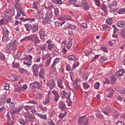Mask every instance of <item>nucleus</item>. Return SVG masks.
Instances as JSON below:
<instances>
[{"label":"nucleus","instance_id":"0e129e2a","mask_svg":"<svg viewBox=\"0 0 125 125\" xmlns=\"http://www.w3.org/2000/svg\"><path fill=\"white\" fill-rule=\"evenodd\" d=\"M40 49H41V50H44L45 51V50H46V44L42 46Z\"/></svg>","mask_w":125,"mask_h":125},{"label":"nucleus","instance_id":"a19ab883","mask_svg":"<svg viewBox=\"0 0 125 125\" xmlns=\"http://www.w3.org/2000/svg\"><path fill=\"white\" fill-rule=\"evenodd\" d=\"M14 90L15 91L19 92V93H21V87H19L18 86H16L15 87Z\"/></svg>","mask_w":125,"mask_h":125},{"label":"nucleus","instance_id":"4d7b16f0","mask_svg":"<svg viewBox=\"0 0 125 125\" xmlns=\"http://www.w3.org/2000/svg\"><path fill=\"white\" fill-rule=\"evenodd\" d=\"M8 124H9L10 125H13V124H14V120H13V119H9L8 120Z\"/></svg>","mask_w":125,"mask_h":125},{"label":"nucleus","instance_id":"5fc2aeb1","mask_svg":"<svg viewBox=\"0 0 125 125\" xmlns=\"http://www.w3.org/2000/svg\"><path fill=\"white\" fill-rule=\"evenodd\" d=\"M66 115H67V113H61L59 114V118H60V119H63L64 118V117H65L66 116Z\"/></svg>","mask_w":125,"mask_h":125},{"label":"nucleus","instance_id":"774afa93","mask_svg":"<svg viewBox=\"0 0 125 125\" xmlns=\"http://www.w3.org/2000/svg\"><path fill=\"white\" fill-rule=\"evenodd\" d=\"M116 125H125V123L123 122H118Z\"/></svg>","mask_w":125,"mask_h":125},{"label":"nucleus","instance_id":"8fccbe9b","mask_svg":"<svg viewBox=\"0 0 125 125\" xmlns=\"http://www.w3.org/2000/svg\"><path fill=\"white\" fill-rule=\"evenodd\" d=\"M100 85V83L98 82H97L94 85V88L95 89H98L99 88V86Z\"/></svg>","mask_w":125,"mask_h":125},{"label":"nucleus","instance_id":"4468645a","mask_svg":"<svg viewBox=\"0 0 125 125\" xmlns=\"http://www.w3.org/2000/svg\"><path fill=\"white\" fill-rule=\"evenodd\" d=\"M116 25L119 28H124L125 26V21H119L117 22Z\"/></svg>","mask_w":125,"mask_h":125},{"label":"nucleus","instance_id":"f3484780","mask_svg":"<svg viewBox=\"0 0 125 125\" xmlns=\"http://www.w3.org/2000/svg\"><path fill=\"white\" fill-rule=\"evenodd\" d=\"M125 71L124 69L119 70L117 72H116V76L117 77H122L125 74Z\"/></svg>","mask_w":125,"mask_h":125},{"label":"nucleus","instance_id":"2eb2a0df","mask_svg":"<svg viewBox=\"0 0 125 125\" xmlns=\"http://www.w3.org/2000/svg\"><path fill=\"white\" fill-rule=\"evenodd\" d=\"M39 31V25L37 24L33 25L31 28V32L32 33H37Z\"/></svg>","mask_w":125,"mask_h":125},{"label":"nucleus","instance_id":"864d4df0","mask_svg":"<svg viewBox=\"0 0 125 125\" xmlns=\"http://www.w3.org/2000/svg\"><path fill=\"white\" fill-rule=\"evenodd\" d=\"M84 53L86 56H87V55H89V54L91 53V51L90 50H86L84 51Z\"/></svg>","mask_w":125,"mask_h":125},{"label":"nucleus","instance_id":"338daca9","mask_svg":"<svg viewBox=\"0 0 125 125\" xmlns=\"http://www.w3.org/2000/svg\"><path fill=\"white\" fill-rule=\"evenodd\" d=\"M48 124L50 125H55V124H54V122H53L52 120H49L48 121Z\"/></svg>","mask_w":125,"mask_h":125},{"label":"nucleus","instance_id":"a211bd4d","mask_svg":"<svg viewBox=\"0 0 125 125\" xmlns=\"http://www.w3.org/2000/svg\"><path fill=\"white\" fill-rule=\"evenodd\" d=\"M59 108H60L62 110H63L65 108H66V104H65L63 102H60L59 105Z\"/></svg>","mask_w":125,"mask_h":125},{"label":"nucleus","instance_id":"bb28decb","mask_svg":"<svg viewBox=\"0 0 125 125\" xmlns=\"http://www.w3.org/2000/svg\"><path fill=\"white\" fill-rule=\"evenodd\" d=\"M73 86L75 89H77V90L79 89V88H80V85H79L78 82H77L76 80L73 83Z\"/></svg>","mask_w":125,"mask_h":125},{"label":"nucleus","instance_id":"603ef678","mask_svg":"<svg viewBox=\"0 0 125 125\" xmlns=\"http://www.w3.org/2000/svg\"><path fill=\"white\" fill-rule=\"evenodd\" d=\"M55 27H61L62 26V24H61V23L59 22V21H56L55 23Z\"/></svg>","mask_w":125,"mask_h":125},{"label":"nucleus","instance_id":"412c9836","mask_svg":"<svg viewBox=\"0 0 125 125\" xmlns=\"http://www.w3.org/2000/svg\"><path fill=\"white\" fill-rule=\"evenodd\" d=\"M10 79L11 81H20V78L17 76H15V75H12L10 77Z\"/></svg>","mask_w":125,"mask_h":125},{"label":"nucleus","instance_id":"72a5a7b5","mask_svg":"<svg viewBox=\"0 0 125 125\" xmlns=\"http://www.w3.org/2000/svg\"><path fill=\"white\" fill-rule=\"evenodd\" d=\"M106 60L107 59L106 58V57L102 56L101 58H100L99 61L100 63H101V64H102V63L106 61Z\"/></svg>","mask_w":125,"mask_h":125},{"label":"nucleus","instance_id":"5701e85b","mask_svg":"<svg viewBox=\"0 0 125 125\" xmlns=\"http://www.w3.org/2000/svg\"><path fill=\"white\" fill-rule=\"evenodd\" d=\"M39 108L40 110L43 111V112H46V111L47 110V107H46V106H45V105L43 104L40 105Z\"/></svg>","mask_w":125,"mask_h":125},{"label":"nucleus","instance_id":"2f4dec72","mask_svg":"<svg viewBox=\"0 0 125 125\" xmlns=\"http://www.w3.org/2000/svg\"><path fill=\"white\" fill-rule=\"evenodd\" d=\"M83 7L85 9V10H87L88 8H89V6H88V4H87L86 2H83Z\"/></svg>","mask_w":125,"mask_h":125},{"label":"nucleus","instance_id":"cd10ccee","mask_svg":"<svg viewBox=\"0 0 125 125\" xmlns=\"http://www.w3.org/2000/svg\"><path fill=\"white\" fill-rule=\"evenodd\" d=\"M109 7H110V12H117L118 11V9L112 7V4H110Z\"/></svg>","mask_w":125,"mask_h":125},{"label":"nucleus","instance_id":"de8ad7c7","mask_svg":"<svg viewBox=\"0 0 125 125\" xmlns=\"http://www.w3.org/2000/svg\"><path fill=\"white\" fill-rule=\"evenodd\" d=\"M30 40H31V35L24 37L23 39L21 40V41H30Z\"/></svg>","mask_w":125,"mask_h":125},{"label":"nucleus","instance_id":"3c124183","mask_svg":"<svg viewBox=\"0 0 125 125\" xmlns=\"http://www.w3.org/2000/svg\"><path fill=\"white\" fill-rule=\"evenodd\" d=\"M23 64L27 66H31V65H32V62H27V61H25V62H23Z\"/></svg>","mask_w":125,"mask_h":125},{"label":"nucleus","instance_id":"f257e3e1","mask_svg":"<svg viewBox=\"0 0 125 125\" xmlns=\"http://www.w3.org/2000/svg\"><path fill=\"white\" fill-rule=\"evenodd\" d=\"M17 41L15 40L12 42H11L6 45V51L7 53L10 54L11 53V51H15L16 48H17Z\"/></svg>","mask_w":125,"mask_h":125},{"label":"nucleus","instance_id":"ddd939ff","mask_svg":"<svg viewBox=\"0 0 125 125\" xmlns=\"http://www.w3.org/2000/svg\"><path fill=\"white\" fill-rule=\"evenodd\" d=\"M60 62V58H56L53 62V63L51 65V69L54 68L55 66H56V64H58V62Z\"/></svg>","mask_w":125,"mask_h":125},{"label":"nucleus","instance_id":"e2e57ef3","mask_svg":"<svg viewBox=\"0 0 125 125\" xmlns=\"http://www.w3.org/2000/svg\"><path fill=\"white\" fill-rule=\"evenodd\" d=\"M21 56V53H18L15 56V59H19Z\"/></svg>","mask_w":125,"mask_h":125},{"label":"nucleus","instance_id":"7ed1b4c3","mask_svg":"<svg viewBox=\"0 0 125 125\" xmlns=\"http://www.w3.org/2000/svg\"><path fill=\"white\" fill-rule=\"evenodd\" d=\"M78 124L81 125H88V118H85V115L81 116L78 120Z\"/></svg>","mask_w":125,"mask_h":125},{"label":"nucleus","instance_id":"20e7f679","mask_svg":"<svg viewBox=\"0 0 125 125\" xmlns=\"http://www.w3.org/2000/svg\"><path fill=\"white\" fill-rule=\"evenodd\" d=\"M30 39H31V40H32V41L33 42L35 45H40V42H41V41H40V40H39V37H38V36H37V35L36 34L31 35Z\"/></svg>","mask_w":125,"mask_h":125},{"label":"nucleus","instance_id":"6e6d98bb","mask_svg":"<svg viewBox=\"0 0 125 125\" xmlns=\"http://www.w3.org/2000/svg\"><path fill=\"white\" fill-rule=\"evenodd\" d=\"M9 104L11 109H13V108H14V106H15V105L14 104V103L13 102H10Z\"/></svg>","mask_w":125,"mask_h":125},{"label":"nucleus","instance_id":"6ab92c4d","mask_svg":"<svg viewBox=\"0 0 125 125\" xmlns=\"http://www.w3.org/2000/svg\"><path fill=\"white\" fill-rule=\"evenodd\" d=\"M15 7L17 12H22V7L20 5V4H16Z\"/></svg>","mask_w":125,"mask_h":125},{"label":"nucleus","instance_id":"6e6552de","mask_svg":"<svg viewBox=\"0 0 125 125\" xmlns=\"http://www.w3.org/2000/svg\"><path fill=\"white\" fill-rule=\"evenodd\" d=\"M24 119L26 120L27 122H29L32 120L33 119V116H32V114L29 112L24 113L23 114Z\"/></svg>","mask_w":125,"mask_h":125},{"label":"nucleus","instance_id":"1a4fd4ad","mask_svg":"<svg viewBox=\"0 0 125 125\" xmlns=\"http://www.w3.org/2000/svg\"><path fill=\"white\" fill-rule=\"evenodd\" d=\"M47 85L49 87L50 89H52V88H54V87H55V82H54L53 80H49L47 82Z\"/></svg>","mask_w":125,"mask_h":125},{"label":"nucleus","instance_id":"c9c22d12","mask_svg":"<svg viewBox=\"0 0 125 125\" xmlns=\"http://www.w3.org/2000/svg\"><path fill=\"white\" fill-rule=\"evenodd\" d=\"M50 100V98H49V97H47L45 98V101L43 102V104H44V105H46V104H48V103H49Z\"/></svg>","mask_w":125,"mask_h":125},{"label":"nucleus","instance_id":"39448f33","mask_svg":"<svg viewBox=\"0 0 125 125\" xmlns=\"http://www.w3.org/2000/svg\"><path fill=\"white\" fill-rule=\"evenodd\" d=\"M8 35H9V31L8 30L5 29L3 30V36L2 38V42H5L7 41L8 39Z\"/></svg>","mask_w":125,"mask_h":125},{"label":"nucleus","instance_id":"ea45409f","mask_svg":"<svg viewBox=\"0 0 125 125\" xmlns=\"http://www.w3.org/2000/svg\"><path fill=\"white\" fill-rule=\"evenodd\" d=\"M12 66L14 68H19L20 66V64L19 63H14L13 62L12 63Z\"/></svg>","mask_w":125,"mask_h":125},{"label":"nucleus","instance_id":"423d86ee","mask_svg":"<svg viewBox=\"0 0 125 125\" xmlns=\"http://www.w3.org/2000/svg\"><path fill=\"white\" fill-rule=\"evenodd\" d=\"M32 69L33 72V74L35 77H37V76L39 75V67L38 66V65L35 64L32 66Z\"/></svg>","mask_w":125,"mask_h":125},{"label":"nucleus","instance_id":"052dcab7","mask_svg":"<svg viewBox=\"0 0 125 125\" xmlns=\"http://www.w3.org/2000/svg\"><path fill=\"white\" fill-rule=\"evenodd\" d=\"M16 113H18V112L17 111V109H13L11 110L10 113L12 115H15V114H16Z\"/></svg>","mask_w":125,"mask_h":125},{"label":"nucleus","instance_id":"f704fd0d","mask_svg":"<svg viewBox=\"0 0 125 125\" xmlns=\"http://www.w3.org/2000/svg\"><path fill=\"white\" fill-rule=\"evenodd\" d=\"M54 46H55V45L53 43L49 44L48 45V47H47L48 50H52V49L54 48Z\"/></svg>","mask_w":125,"mask_h":125},{"label":"nucleus","instance_id":"b1692460","mask_svg":"<svg viewBox=\"0 0 125 125\" xmlns=\"http://www.w3.org/2000/svg\"><path fill=\"white\" fill-rule=\"evenodd\" d=\"M24 27L26 28V29L27 31H28V32H30V31H31V30H32V25L30 24H24Z\"/></svg>","mask_w":125,"mask_h":125},{"label":"nucleus","instance_id":"393cba45","mask_svg":"<svg viewBox=\"0 0 125 125\" xmlns=\"http://www.w3.org/2000/svg\"><path fill=\"white\" fill-rule=\"evenodd\" d=\"M19 123L21 124V125H25L27 123V120L25 118L20 119L18 120Z\"/></svg>","mask_w":125,"mask_h":125},{"label":"nucleus","instance_id":"09e8293b","mask_svg":"<svg viewBox=\"0 0 125 125\" xmlns=\"http://www.w3.org/2000/svg\"><path fill=\"white\" fill-rule=\"evenodd\" d=\"M81 27L82 28H83L84 29H85L87 28V24L86 23H82L81 24Z\"/></svg>","mask_w":125,"mask_h":125},{"label":"nucleus","instance_id":"7c9ffc66","mask_svg":"<svg viewBox=\"0 0 125 125\" xmlns=\"http://www.w3.org/2000/svg\"><path fill=\"white\" fill-rule=\"evenodd\" d=\"M32 58L33 57L31 55H28L24 58V60L25 61L31 62V61H32Z\"/></svg>","mask_w":125,"mask_h":125},{"label":"nucleus","instance_id":"58836bf2","mask_svg":"<svg viewBox=\"0 0 125 125\" xmlns=\"http://www.w3.org/2000/svg\"><path fill=\"white\" fill-rule=\"evenodd\" d=\"M38 117L41 118V119H42L43 120H46V115H42L41 114H38Z\"/></svg>","mask_w":125,"mask_h":125},{"label":"nucleus","instance_id":"a878e982","mask_svg":"<svg viewBox=\"0 0 125 125\" xmlns=\"http://www.w3.org/2000/svg\"><path fill=\"white\" fill-rule=\"evenodd\" d=\"M106 23L107 25H112L113 24V19L112 18H109L106 20Z\"/></svg>","mask_w":125,"mask_h":125},{"label":"nucleus","instance_id":"4be33fe9","mask_svg":"<svg viewBox=\"0 0 125 125\" xmlns=\"http://www.w3.org/2000/svg\"><path fill=\"white\" fill-rule=\"evenodd\" d=\"M103 30L104 31H106L107 30V31H109V30H111V26L107 24H104L103 25Z\"/></svg>","mask_w":125,"mask_h":125},{"label":"nucleus","instance_id":"9d476101","mask_svg":"<svg viewBox=\"0 0 125 125\" xmlns=\"http://www.w3.org/2000/svg\"><path fill=\"white\" fill-rule=\"evenodd\" d=\"M63 80L62 78H61L58 80V87H60V88H61L62 89H64V84H65V83H64Z\"/></svg>","mask_w":125,"mask_h":125},{"label":"nucleus","instance_id":"aec40b11","mask_svg":"<svg viewBox=\"0 0 125 125\" xmlns=\"http://www.w3.org/2000/svg\"><path fill=\"white\" fill-rule=\"evenodd\" d=\"M45 74V69H43V68H41V70L39 72V77H40L41 78H42H42H43V76H44Z\"/></svg>","mask_w":125,"mask_h":125},{"label":"nucleus","instance_id":"49530a36","mask_svg":"<svg viewBox=\"0 0 125 125\" xmlns=\"http://www.w3.org/2000/svg\"><path fill=\"white\" fill-rule=\"evenodd\" d=\"M125 13V8L123 9H121L118 12L119 14H123Z\"/></svg>","mask_w":125,"mask_h":125},{"label":"nucleus","instance_id":"9b49d317","mask_svg":"<svg viewBox=\"0 0 125 125\" xmlns=\"http://www.w3.org/2000/svg\"><path fill=\"white\" fill-rule=\"evenodd\" d=\"M53 94L54 95V101L55 102H57L58 100L59 99V94H58V92L55 90L52 91Z\"/></svg>","mask_w":125,"mask_h":125},{"label":"nucleus","instance_id":"473e14b6","mask_svg":"<svg viewBox=\"0 0 125 125\" xmlns=\"http://www.w3.org/2000/svg\"><path fill=\"white\" fill-rule=\"evenodd\" d=\"M19 72L21 74H27V73L28 72V71H27V70L24 69V68H20L19 69Z\"/></svg>","mask_w":125,"mask_h":125},{"label":"nucleus","instance_id":"c03bdc74","mask_svg":"<svg viewBox=\"0 0 125 125\" xmlns=\"http://www.w3.org/2000/svg\"><path fill=\"white\" fill-rule=\"evenodd\" d=\"M112 27L113 28L114 30H113V33H118L119 30L117 28V26H116L115 25H113Z\"/></svg>","mask_w":125,"mask_h":125},{"label":"nucleus","instance_id":"69168bd1","mask_svg":"<svg viewBox=\"0 0 125 125\" xmlns=\"http://www.w3.org/2000/svg\"><path fill=\"white\" fill-rule=\"evenodd\" d=\"M4 88L6 90H8L9 89V83H6Z\"/></svg>","mask_w":125,"mask_h":125},{"label":"nucleus","instance_id":"79ce46f5","mask_svg":"<svg viewBox=\"0 0 125 125\" xmlns=\"http://www.w3.org/2000/svg\"><path fill=\"white\" fill-rule=\"evenodd\" d=\"M76 57L74 55H69L68 56V59L69 60H75Z\"/></svg>","mask_w":125,"mask_h":125},{"label":"nucleus","instance_id":"a18cd8bd","mask_svg":"<svg viewBox=\"0 0 125 125\" xmlns=\"http://www.w3.org/2000/svg\"><path fill=\"white\" fill-rule=\"evenodd\" d=\"M53 2L56 4H61L62 0H53Z\"/></svg>","mask_w":125,"mask_h":125},{"label":"nucleus","instance_id":"4c0bfd02","mask_svg":"<svg viewBox=\"0 0 125 125\" xmlns=\"http://www.w3.org/2000/svg\"><path fill=\"white\" fill-rule=\"evenodd\" d=\"M50 77L52 80H55L56 79V78H57L56 74H54V73L53 72H52L50 75Z\"/></svg>","mask_w":125,"mask_h":125},{"label":"nucleus","instance_id":"37998d69","mask_svg":"<svg viewBox=\"0 0 125 125\" xmlns=\"http://www.w3.org/2000/svg\"><path fill=\"white\" fill-rule=\"evenodd\" d=\"M54 12L56 16H58L59 15V9L56 8L54 9Z\"/></svg>","mask_w":125,"mask_h":125},{"label":"nucleus","instance_id":"f8f14e48","mask_svg":"<svg viewBox=\"0 0 125 125\" xmlns=\"http://www.w3.org/2000/svg\"><path fill=\"white\" fill-rule=\"evenodd\" d=\"M39 34L41 40H44L45 39V31L42 29H41Z\"/></svg>","mask_w":125,"mask_h":125},{"label":"nucleus","instance_id":"dca6fc26","mask_svg":"<svg viewBox=\"0 0 125 125\" xmlns=\"http://www.w3.org/2000/svg\"><path fill=\"white\" fill-rule=\"evenodd\" d=\"M6 95L5 94H3L1 96L0 100V104H5V100L6 99Z\"/></svg>","mask_w":125,"mask_h":125},{"label":"nucleus","instance_id":"0eeeda50","mask_svg":"<svg viewBox=\"0 0 125 125\" xmlns=\"http://www.w3.org/2000/svg\"><path fill=\"white\" fill-rule=\"evenodd\" d=\"M40 85V83L38 82H36L33 83H31L30 84V87L32 89H36L37 88V89H39L40 88V87L39 86Z\"/></svg>","mask_w":125,"mask_h":125},{"label":"nucleus","instance_id":"13d9d810","mask_svg":"<svg viewBox=\"0 0 125 125\" xmlns=\"http://www.w3.org/2000/svg\"><path fill=\"white\" fill-rule=\"evenodd\" d=\"M36 96L37 98H42V95L41 93H37Z\"/></svg>","mask_w":125,"mask_h":125},{"label":"nucleus","instance_id":"bf43d9fd","mask_svg":"<svg viewBox=\"0 0 125 125\" xmlns=\"http://www.w3.org/2000/svg\"><path fill=\"white\" fill-rule=\"evenodd\" d=\"M83 87L84 88H88L89 87V84H87L86 83H83Z\"/></svg>","mask_w":125,"mask_h":125},{"label":"nucleus","instance_id":"c756f323","mask_svg":"<svg viewBox=\"0 0 125 125\" xmlns=\"http://www.w3.org/2000/svg\"><path fill=\"white\" fill-rule=\"evenodd\" d=\"M67 25L68 27V28H70V29H71V30H75V29H77V26L74 24L67 23Z\"/></svg>","mask_w":125,"mask_h":125},{"label":"nucleus","instance_id":"f03ea898","mask_svg":"<svg viewBox=\"0 0 125 125\" xmlns=\"http://www.w3.org/2000/svg\"><path fill=\"white\" fill-rule=\"evenodd\" d=\"M48 10V11L46 13V17H45V20L47 21H49L52 17H53V15H52V8H53V5H51L48 7H45Z\"/></svg>","mask_w":125,"mask_h":125},{"label":"nucleus","instance_id":"680f3d73","mask_svg":"<svg viewBox=\"0 0 125 125\" xmlns=\"http://www.w3.org/2000/svg\"><path fill=\"white\" fill-rule=\"evenodd\" d=\"M21 13H22V12H17V15L15 17V19H18V18L21 16Z\"/></svg>","mask_w":125,"mask_h":125},{"label":"nucleus","instance_id":"e433bc0d","mask_svg":"<svg viewBox=\"0 0 125 125\" xmlns=\"http://www.w3.org/2000/svg\"><path fill=\"white\" fill-rule=\"evenodd\" d=\"M0 60L4 61L5 60V56L2 53H0Z\"/></svg>","mask_w":125,"mask_h":125},{"label":"nucleus","instance_id":"c85d7f7f","mask_svg":"<svg viewBox=\"0 0 125 125\" xmlns=\"http://www.w3.org/2000/svg\"><path fill=\"white\" fill-rule=\"evenodd\" d=\"M73 45V42L71 40H69L66 44V47L68 49H70L71 47H72V45Z\"/></svg>","mask_w":125,"mask_h":125}]
</instances>
